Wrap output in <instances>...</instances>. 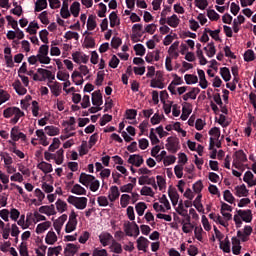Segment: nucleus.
<instances>
[{
  "label": "nucleus",
  "mask_w": 256,
  "mask_h": 256,
  "mask_svg": "<svg viewBox=\"0 0 256 256\" xmlns=\"http://www.w3.org/2000/svg\"><path fill=\"white\" fill-rule=\"evenodd\" d=\"M17 111V107L13 106V107H8L3 111V117L5 119H11V117H13V115H15V112Z\"/></svg>",
  "instance_id": "33"
},
{
  "label": "nucleus",
  "mask_w": 256,
  "mask_h": 256,
  "mask_svg": "<svg viewBox=\"0 0 256 256\" xmlns=\"http://www.w3.org/2000/svg\"><path fill=\"white\" fill-rule=\"evenodd\" d=\"M236 197H248L249 190L247 189V186L245 184H242L241 186H236Z\"/></svg>",
  "instance_id": "13"
},
{
  "label": "nucleus",
  "mask_w": 256,
  "mask_h": 256,
  "mask_svg": "<svg viewBox=\"0 0 256 256\" xmlns=\"http://www.w3.org/2000/svg\"><path fill=\"white\" fill-rule=\"evenodd\" d=\"M56 209L58 213H65V211H67V204L65 203V201L58 199L56 201Z\"/></svg>",
  "instance_id": "40"
},
{
  "label": "nucleus",
  "mask_w": 256,
  "mask_h": 256,
  "mask_svg": "<svg viewBox=\"0 0 256 256\" xmlns=\"http://www.w3.org/2000/svg\"><path fill=\"white\" fill-rule=\"evenodd\" d=\"M6 21H8V24L11 25L12 29L15 31L19 29V23L17 20L13 19V16H6Z\"/></svg>",
  "instance_id": "51"
},
{
  "label": "nucleus",
  "mask_w": 256,
  "mask_h": 256,
  "mask_svg": "<svg viewBox=\"0 0 256 256\" xmlns=\"http://www.w3.org/2000/svg\"><path fill=\"white\" fill-rule=\"evenodd\" d=\"M37 168L40 169V171H43V173H45V175H47V173H53V165L42 161L37 165Z\"/></svg>",
  "instance_id": "12"
},
{
  "label": "nucleus",
  "mask_w": 256,
  "mask_h": 256,
  "mask_svg": "<svg viewBox=\"0 0 256 256\" xmlns=\"http://www.w3.org/2000/svg\"><path fill=\"white\" fill-rule=\"evenodd\" d=\"M97 202L99 207H107L109 205V200L107 199L106 196H99L97 198Z\"/></svg>",
  "instance_id": "59"
},
{
  "label": "nucleus",
  "mask_w": 256,
  "mask_h": 256,
  "mask_svg": "<svg viewBox=\"0 0 256 256\" xmlns=\"http://www.w3.org/2000/svg\"><path fill=\"white\" fill-rule=\"evenodd\" d=\"M191 104L184 103V106L182 107V114L181 119L182 121H187L189 119V115H191Z\"/></svg>",
  "instance_id": "15"
},
{
  "label": "nucleus",
  "mask_w": 256,
  "mask_h": 256,
  "mask_svg": "<svg viewBox=\"0 0 256 256\" xmlns=\"http://www.w3.org/2000/svg\"><path fill=\"white\" fill-rule=\"evenodd\" d=\"M49 227H51V221H45L43 223L38 224L36 227L37 235H41V233H45V231H47Z\"/></svg>",
  "instance_id": "18"
},
{
  "label": "nucleus",
  "mask_w": 256,
  "mask_h": 256,
  "mask_svg": "<svg viewBox=\"0 0 256 256\" xmlns=\"http://www.w3.org/2000/svg\"><path fill=\"white\" fill-rule=\"evenodd\" d=\"M111 248L113 253H117L118 255H121V253H123V246H121V243L119 242L112 243Z\"/></svg>",
  "instance_id": "52"
},
{
  "label": "nucleus",
  "mask_w": 256,
  "mask_h": 256,
  "mask_svg": "<svg viewBox=\"0 0 256 256\" xmlns=\"http://www.w3.org/2000/svg\"><path fill=\"white\" fill-rule=\"evenodd\" d=\"M77 251H79V247L71 243L67 244L66 248L64 249L66 256H73L75 253H77Z\"/></svg>",
  "instance_id": "17"
},
{
  "label": "nucleus",
  "mask_w": 256,
  "mask_h": 256,
  "mask_svg": "<svg viewBox=\"0 0 256 256\" xmlns=\"http://www.w3.org/2000/svg\"><path fill=\"white\" fill-rule=\"evenodd\" d=\"M134 51L136 53V55L143 57V55H145V46H143V44H136L134 46Z\"/></svg>",
  "instance_id": "46"
},
{
  "label": "nucleus",
  "mask_w": 256,
  "mask_h": 256,
  "mask_svg": "<svg viewBox=\"0 0 256 256\" xmlns=\"http://www.w3.org/2000/svg\"><path fill=\"white\" fill-rule=\"evenodd\" d=\"M192 189L196 193H201V191H203V181L198 180L196 183L193 184Z\"/></svg>",
  "instance_id": "61"
},
{
  "label": "nucleus",
  "mask_w": 256,
  "mask_h": 256,
  "mask_svg": "<svg viewBox=\"0 0 256 256\" xmlns=\"http://www.w3.org/2000/svg\"><path fill=\"white\" fill-rule=\"evenodd\" d=\"M37 55H38L39 63H41L42 65H49V63H51V58L47 56L49 55V46L47 45L40 46Z\"/></svg>",
  "instance_id": "2"
},
{
  "label": "nucleus",
  "mask_w": 256,
  "mask_h": 256,
  "mask_svg": "<svg viewBox=\"0 0 256 256\" xmlns=\"http://www.w3.org/2000/svg\"><path fill=\"white\" fill-rule=\"evenodd\" d=\"M174 173L177 179H181L183 177V165H176L174 167Z\"/></svg>",
  "instance_id": "63"
},
{
  "label": "nucleus",
  "mask_w": 256,
  "mask_h": 256,
  "mask_svg": "<svg viewBox=\"0 0 256 256\" xmlns=\"http://www.w3.org/2000/svg\"><path fill=\"white\" fill-rule=\"evenodd\" d=\"M209 135H211L214 141H219V137H221V129H219L218 127H213L209 130Z\"/></svg>",
  "instance_id": "39"
},
{
  "label": "nucleus",
  "mask_w": 256,
  "mask_h": 256,
  "mask_svg": "<svg viewBox=\"0 0 256 256\" xmlns=\"http://www.w3.org/2000/svg\"><path fill=\"white\" fill-rule=\"evenodd\" d=\"M120 195H121V193L119 192V187H117V186L110 187L108 199H109V201H111V203H115V201H117V198Z\"/></svg>",
  "instance_id": "10"
},
{
  "label": "nucleus",
  "mask_w": 256,
  "mask_h": 256,
  "mask_svg": "<svg viewBox=\"0 0 256 256\" xmlns=\"http://www.w3.org/2000/svg\"><path fill=\"white\" fill-rule=\"evenodd\" d=\"M107 250L106 249H94L92 256H107Z\"/></svg>",
  "instance_id": "64"
},
{
  "label": "nucleus",
  "mask_w": 256,
  "mask_h": 256,
  "mask_svg": "<svg viewBox=\"0 0 256 256\" xmlns=\"http://www.w3.org/2000/svg\"><path fill=\"white\" fill-rule=\"evenodd\" d=\"M72 80L75 83V85H83L84 80H83V75L79 71H74L72 73Z\"/></svg>",
  "instance_id": "22"
},
{
  "label": "nucleus",
  "mask_w": 256,
  "mask_h": 256,
  "mask_svg": "<svg viewBox=\"0 0 256 256\" xmlns=\"http://www.w3.org/2000/svg\"><path fill=\"white\" fill-rule=\"evenodd\" d=\"M168 197H170V201H177V199H179V193L173 186H170L168 189Z\"/></svg>",
  "instance_id": "38"
},
{
  "label": "nucleus",
  "mask_w": 256,
  "mask_h": 256,
  "mask_svg": "<svg viewBox=\"0 0 256 256\" xmlns=\"http://www.w3.org/2000/svg\"><path fill=\"white\" fill-rule=\"evenodd\" d=\"M136 243L138 251H143L144 253H147V248L149 247V241L147 238L140 236L137 239Z\"/></svg>",
  "instance_id": "9"
},
{
  "label": "nucleus",
  "mask_w": 256,
  "mask_h": 256,
  "mask_svg": "<svg viewBox=\"0 0 256 256\" xmlns=\"http://www.w3.org/2000/svg\"><path fill=\"white\" fill-rule=\"evenodd\" d=\"M109 19H110V27L112 28L121 24V21L119 20V16H117V12H111L109 15Z\"/></svg>",
  "instance_id": "28"
},
{
  "label": "nucleus",
  "mask_w": 256,
  "mask_h": 256,
  "mask_svg": "<svg viewBox=\"0 0 256 256\" xmlns=\"http://www.w3.org/2000/svg\"><path fill=\"white\" fill-rule=\"evenodd\" d=\"M135 209L137 215H139V217H143L145 214V209H147V204H145V202H139L136 204Z\"/></svg>",
  "instance_id": "30"
},
{
  "label": "nucleus",
  "mask_w": 256,
  "mask_h": 256,
  "mask_svg": "<svg viewBox=\"0 0 256 256\" xmlns=\"http://www.w3.org/2000/svg\"><path fill=\"white\" fill-rule=\"evenodd\" d=\"M129 201H131V196L129 194H123L120 198V205L123 209L129 205Z\"/></svg>",
  "instance_id": "45"
},
{
  "label": "nucleus",
  "mask_w": 256,
  "mask_h": 256,
  "mask_svg": "<svg viewBox=\"0 0 256 256\" xmlns=\"http://www.w3.org/2000/svg\"><path fill=\"white\" fill-rule=\"evenodd\" d=\"M196 3V7H198V9H201L202 11H205V9H207L209 2L207 0H195Z\"/></svg>",
  "instance_id": "54"
},
{
  "label": "nucleus",
  "mask_w": 256,
  "mask_h": 256,
  "mask_svg": "<svg viewBox=\"0 0 256 256\" xmlns=\"http://www.w3.org/2000/svg\"><path fill=\"white\" fill-rule=\"evenodd\" d=\"M20 133L21 132L19 131V126H14L10 132V137L12 141L17 142V139H18L17 137H19Z\"/></svg>",
  "instance_id": "49"
},
{
  "label": "nucleus",
  "mask_w": 256,
  "mask_h": 256,
  "mask_svg": "<svg viewBox=\"0 0 256 256\" xmlns=\"http://www.w3.org/2000/svg\"><path fill=\"white\" fill-rule=\"evenodd\" d=\"M207 17L210 19V21H219V14L215 12V10H208L207 11Z\"/></svg>",
  "instance_id": "57"
},
{
  "label": "nucleus",
  "mask_w": 256,
  "mask_h": 256,
  "mask_svg": "<svg viewBox=\"0 0 256 256\" xmlns=\"http://www.w3.org/2000/svg\"><path fill=\"white\" fill-rule=\"evenodd\" d=\"M99 239L103 247H107V245H109V241L113 239V236L110 233H102L100 234Z\"/></svg>",
  "instance_id": "24"
},
{
  "label": "nucleus",
  "mask_w": 256,
  "mask_h": 256,
  "mask_svg": "<svg viewBox=\"0 0 256 256\" xmlns=\"http://www.w3.org/2000/svg\"><path fill=\"white\" fill-rule=\"evenodd\" d=\"M72 59L74 63H84L87 64L89 63V56L87 54H83L81 52H75L72 54Z\"/></svg>",
  "instance_id": "7"
},
{
  "label": "nucleus",
  "mask_w": 256,
  "mask_h": 256,
  "mask_svg": "<svg viewBox=\"0 0 256 256\" xmlns=\"http://www.w3.org/2000/svg\"><path fill=\"white\" fill-rule=\"evenodd\" d=\"M63 153H65V151L63 150V148L59 149L57 152H56V158H55V163L56 165H62L64 159H65V156L63 155Z\"/></svg>",
  "instance_id": "41"
},
{
  "label": "nucleus",
  "mask_w": 256,
  "mask_h": 256,
  "mask_svg": "<svg viewBox=\"0 0 256 256\" xmlns=\"http://www.w3.org/2000/svg\"><path fill=\"white\" fill-rule=\"evenodd\" d=\"M244 61H246V63H249L251 61H255V52L251 49L247 50L244 53Z\"/></svg>",
  "instance_id": "44"
},
{
  "label": "nucleus",
  "mask_w": 256,
  "mask_h": 256,
  "mask_svg": "<svg viewBox=\"0 0 256 256\" xmlns=\"http://www.w3.org/2000/svg\"><path fill=\"white\" fill-rule=\"evenodd\" d=\"M220 249L224 253H231V242L229 241V238L226 237L225 242H220Z\"/></svg>",
  "instance_id": "42"
},
{
  "label": "nucleus",
  "mask_w": 256,
  "mask_h": 256,
  "mask_svg": "<svg viewBox=\"0 0 256 256\" xmlns=\"http://www.w3.org/2000/svg\"><path fill=\"white\" fill-rule=\"evenodd\" d=\"M48 87L55 97H59V95H61V85L59 82H54L52 85L48 84Z\"/></svg>",
  "instance_id": "25"
},
{
  "label": "nucleus",
  "mask_w": 256,
  "mask_h": 256,
  "mask_svg": "<svg viewBox=\"0 0 256 256\" xmlns=\"http://www.w3.org/2000/svg\"><path fill=\"white\" fill-rule=\"evenodd\" d=\"M87 197H77L70 195L67 198V202L70 203V205H73L76 209L83 210L87 207Z\"/></svg>",
  "instance_id": "1"
},
{
  "label": "nucleus",
  "mask_w": 256,
  "mask_h": 256,
  "mask_svg": "<svg viewBox=\"0 0 256 256\" xmlns=\"http://www.w3.org/2000/svg\"><path fill=\"white\" fill-rule=\"evenodd\" d=\"M71 193L74 195H87V190L80 184H75L71 189Z\"/></svg>",
  "instance_id": "23"
},
{
  "label": "nucleus",
  "mask_w": 256,
  "mask_h": 256,
  "mask_svg": "<svg viewBox=\"0 0 256 256\" xmlns=\"http://www.w3.org/2000/svg\"><path fill=\"white\" fill-rule=\"evenodd\" d=\"M220 75L222 79L228 83V81H231V71L227 67L220 68Z\"/></svg>",
  "instance_id": "27"
},
{
  "label": "nucleus",
  "mask_w": 256,
  "mask_h": 256,
  "mask_svg": "<svg viewBox=\"0 0 256 256\" xmlns=\"http://www.w3.org/2000/svg\"><path fill=\"white\" fill-rule=\"evenodd\" d=\"M124 231L128 237H133V233L134 237H139V225L136 222H133L132 225L131 222H128V224L124 225Z\"/></svg>",
  "instance_id": "3"
},
{
  "label": "nucleus",
  "mask_w": 256,
  "mask_h": 256,
  "mask_svg": "<svg viewBox=\"0 0 256 256\" xmlns=\"http://www.w3.org/2000/svg\"><path fill=\"white\" fill-rule=\"evenodd\" d=\"M77 229V223L75 222H68L65 227L66 233H73Z\"/></svg>",
  "instance_id": "62"
},
{
  "label": "nucleus",
  "mask_w": 256,
  "mask_h": 256,
  "mask_svg": "<svg viewBox=\"0 0 256 256\" xmlns=\"http://www.w3.org/2000/svg\"><path fill=\"white\" fill-rule=\"evenodd\" d=\"M19 253L21 256H29V251L27 250V243L22 242L19 246Z\"/></svg>",
  "instance_id": "60"
},
{
  "label": "nucleus",
  "mask_w": 256,
  "mask_h": 256,
  "mask_svg": "<svg viewBox=\"0 0 256 256\" xmlns=\"http://www.w3.org/2000/svg\"><path fill=\"white\" fill-rule=\"evenodd\" d=\"M209 218L212 219V221H215V223H219V225H222V227L227 226V223H225V221L220 215H217L215 213H210Z\"/></svg>",
  "instance_id": "32"
},
{
  "label": "nucleus",
  "mask_w": 256,
  "mask_h": 256,
  "mask_svg": "<svg viewBox=\"0 0 256 256\" xmlns=\"http://www.w3.org/2000/svg\"><path fill=\"white\" fill-rule=\"evenodd\" d=\"M47 245H55L57 243V234L54 231H49L45 238Z\"/></svg>",
  "instance_id": "20"
},
{
  "label": "nucleus",
  "mask_w": 256,
  "mask_h": 256,
  "mask_svg": "<svg viewBox=\"0 0 256 256\" xmlns=\"http://www.w3.org/2000/svg\"><path fill=\"white\" fill-rule=\"evenodd\" d=\"M39 37L42 43H49V32L46 29L39 32Z\"/></svg>",
  "instance_id": "58"
},
{
  "label": "nucleus",
  "mask_w": 256,
  "mask_h": 256,
  "mask_svg": "<svg viewBox=\"0 0 256 256\" xmlns=\"http://www.w3.org/2000/svg\"><path fill=\"white\" fill-rule=\"evenodd\" d=\"M175 161H177V157L170 155V156H166L164 158L163 163H164L165 167H169V165H173V163H175Z\"/></svg>",
  "instance_id": "56"
},
{
  "label": "nucleus",
  "mask_w": 256,
  "mask_h": 256,
  "mask_svg": "<svg viewBox=\"0 0 256 256\" xmlns=\"http://www.w3.org/2000/svg\"><path fill=\"white\" fill-rule=\"evenodd\" d=\"M215 53H217V49L215 48V43L210 42L208 44L207 57H215Z\"/></svg>",
  "instance_id": "50"
},
{
  "label": "nucleus",
  "mask_w": 256,
  "mask_h": 256,
  "mask_svg": "<svg viewBox=\"0 0 256 256\" xmlns=\"http://www.w3.org/2000/svg\"><path fill=\"white\" fill-rule=\"evenodd\" d=\"M95 19H97V16H95L93 14H91L88 17V21H87L88 31H95V28L97 27V21Z\"/></svg>",
  "instance_id": "21"
},
{
  "label": "nucleus",
  "mask_w": 256,
  "mask_h": 256,
  "mask_svg": "<svg viewBox=\"0 0 256 256\" xmlns=\"http://www.w3.org/2000/svg\"><path fill=\"white\" fill-rule=\"evenodd\" d=\"M150 87H152L153 89H165V84L161 82V79H153L150 82Z\"/></svg>",
  "instance_id": "43"
},
{
  "label": "nucleus",
  "mask_w": 256,
  "mask_h": 256,
  "mask_svg": "<svg viewBox=\"0 0 256 256\" xmlns=\"http://www.w3.org/2000/svg\"><path fill=\"white\" fill-rule=\"evenodd\" d=\"M180 21L181 20L179 19V17H177V14H173L172 16L167 18V25L175 29L176 27H179Z\"/></svg>",
  "instance_id": "19"
},
{
  "label": "nucleus",
  "mask_w": 256,
  "mask_h": 256,
  "mask_svg": "<svg viewBox=\"0 0 256 256\" xmlns=\"http://www.w3.org/2000/svg\"><path fill=\"white\" fill-rule=\"evenodd\" d=\"M70 11H71L73 17H79V11H81V4L79 2H74L70 6Z\"/></svg>",
  "instance_id": "35"
},
{
  "label": "nucleus",
  "mask_w": 256,
  "mask_h": 256,
  "mask_svg": "<svg viewBox=\"0 0 256 256\" xmlns=\"http://www.w3.org/2000/svg\"><path fill=\"white\" fill-rule=\"evenodd\" d=\"M224 201L227 203L233 204L235 202V196L229 190L224 191Z\"/></svg>",
  "instance_id": "48"
},
{
  "label": "nucleus",
  "mask_w": 256,
  "mask_h": 256,
  "mask_svg": "<svg viewBox=\"0 0 256 256\" xmlns=\"http://www.w3.org/2000/svg\"><path fill=\"white\" fill-rule=\"evenodd\" d=\"M237 213L245 223H251V221H253V213L251 210H237Z\"/></svg>",
  "instance_id": "8"
},
{
  "label": "nucleus",
  "mask_w": 256,
  "mask_h": 256,
  "mask_svg": "<svg viewBox=\"0 0 256 256\" xmlns=\"http://www.w3.org/2000/svg\"><path fill=\"white\" fill-rule=\"evenodd\" d=\"M92 181H95V176L87 174L85 172H82L80 174L79 183H81V185H84V187H89Z\"/></svg>",
  "instance_id": "5"
},
{
  "label": "nucleus",
  "mask_w": 256,
  "mask_h": 256,
  "mask_svg": "<svg viewBox=\"0 0 256 256\" xmlns=\"http://www.w3.org/2000/svg\"><path fill=\"white\" fill-rule=\"evenodd\" d=\"M44 131L50 136L55 137V135H59V128L55 126H46Z\"/></svg>",
  "instance_id": "36"
},
{
  "label": "nucleus",
  "mask_w": 256,
  "mask_h": 256,
  "mask_svg": "<svg viewBox=\"0 0 256 256\" xmlns=\"http://www.w3.org/2000/svg\"><path fill=\"white\" fill-rule=\"evenodd\" d=\"M235 157L238 163H245L247 162V154L243 150H238L235 152Z\"/></svg>",
  "instance_id": "37"
},
{
  "label": "nucleus",
  "mask_w": 256,
  "mask_h": 256,
  "mask_svg": "<svg viewBox=\"0 0 256 256\" xmlns=\"http://www.w3.org/2000/svg\"><path fill=\"white\" fill-rule=\"evenodd\" d=\"M21 117H25V112L21 111L19 107L16 108V112H14V117L10 120L12 125H17Z\"/></svg>",
  "instance_id": "16"
},
{
  "label": "nucleus",
  "mask_w": 256,
  "mask_h": 256,
  "mask_svg": "<svg viewBox=\"0 0 256 256\" xmlns=\"http://www.w3.org/2000/svg\"><path fill=\"white\" fill-rule=\"evenodd\" d=\"M92 105H94V107H101V105H103L101 90H96L92 93Z\"/></svg>",
  "instance_id": "6"
},
{
  "label": "nucleus",
  "mask_w": 256,
  "mask_h": 256,
  "mask_svg": "<svg viewBox=\"0 0 256 256\" xmlns=\"http://www.w3.org/2000/svg\"><path fill=\"white\" fill-rule=\"evenodd\" d=\"M209 151H212L210 159H217V149H215V139L213 137H210Z\"/></svg>",
  "instance_id": "34"
},
{
  "label": "nucleus",
  "mask_w": 256,
  "mask_h": 256,
  "mask_svg": "<svg viewBox=\"0 0 256 256\" xmlns=\"http://www.w3.org/2000/svg\"><path fill=\"white\" fill-rule=\"evenodd\" d=\"M43 9H47V0H37L35 2L34 11L36 13H39V12L43 11Z\"/></svg>",
  "instance_id": "29"
},
{
  "label": "nucleus",
  "mask_w": 256,
  "mask_h": 256,
  "mask_svg": "<svg viewBox=\"0 0 256 256\" xmlns=\"http://www.w3.org/2000/svg\"><path fill=\"white\" fill-rule=\"evenodd\" d=\"M198 77L200 79L199 85L201 89H207L209 82L207 81V78H205V71L198 69Z\"/></svg>",
  "instance_id": "14"
},
{
  "label": "nucleus",
  "mask_w": 256,
  "mask_h": 256,
  "mask_svg": "<svg viewBox=\"0 0 256 256\" xmlns=\"http://www.w3.org/2000/svg\"><path fill=\"white\" fill-rule=\"evenodd\" d=\"M166 141V149L169 153H177L179 151V139L175 137H168Z\"/></svg>",
  "instance_id": "4"
},
{
  "label": "nucleus",
  "mask_w": 256,
  "mask_h": 256,
  "mask_svg": "<svg viewBox=\"0 0 256 256\" xmlns=\"http://www.w3.org/2000/svg\"><path fill=\"white\" fill-rule=\"evenodd\" d=\"M64 38L67 40L75 39L76 41L79 40V33L73 32V31H68L65 33Z\"/></svg>",
  "instance_id": "55"
},
{
  "label": "nucleus",
  "mask_w": 256,
  "mask_h": 256,
  "mask_svg": "<svg viewBox=\"0 0 256 256\" xmlns=\"http://www.w3.org/2000/svg\"><path fill=\"white\" fill-rule=\"evenodd\" d=\"M13 89L16 91V93L18 95H26L27 94V88H25L23 86V84H21L20 80H16L13 84H12Z\"/></svg>",
  "instance_id": "11"
},
{
  "label": "nucleus",
  "mask_w": 256,
  "mask_h": 256,
  "mask_svg": "<svg viewBox=\"0 0 256 256\" xmlns=\"http://www.w3.org/2000/svg\"><path fill=\"white\" fill-rule=\"evenodd\" d=\"M202 197H203V196H202L201 194H199V195L195 198V200H194V202H193V205H194L195 209H197V211H198L199 213H205V209L203 208V204L201 203Z\"/></svg>",
  "instance_id": "26"
},
{
  "label": "nucleus",
  "mask_w": 256,
  "mask_h": 256,
  "mask_svg": "<svg viewBox=\"0 0 256 256\" xmlns=\"http://www.w3.org/2000/svg\"><path fill=\"white\" fill-rule=\"evenodd\" d=\"M149 139H150L152 145H157L158 143H160V140L157 137V134H155V129L154 128L150 129Z\"/></svg>",
  "instance_id": "47"
},
{
  "label": "nucleus",
  "mask_w": 256,
  "mask_h": 256,
  "mask_svg": "<svg viewBox=\"0 0 256 256\" xmlns=\"http://www.w3.org/2000/svg\"><path fill=\"white\" fill-rule=\"evenodd\" d=\"M85 47L87 49H93L95 48V39H93V37L90 36H86L85 37Z\"/></svg>",
  "instance_id": "53"
},
{
  "label": "nucleus",
  "mask_w": 256,
  "mask_h": 256,
  "mask_svg": "<svg viewBox=\"0 0 256 256\" xmlns=\"http://www.w3.org/2000/svg\"><path fill=\"white\" fill-rule=\"evenodd\" d=\"M184 79L187 85H195V83H198L199 81V78L193 74H186Z\"/></svg>",
  "instance_id": "31"
}]
</instances>
